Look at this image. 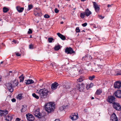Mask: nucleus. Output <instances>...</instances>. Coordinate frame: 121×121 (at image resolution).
<instances>
[{"mask_svg":"<svg viewBox=\"0 0 121 121\" xmlns=\"http://www.w3.org/2000/svg\"><path fill=\"white\" fill-rule=\"evenodd\" d=\"M9 9L5 7H4L3 8V11L4 13H6L8 11H9Z\"/></svg>","mask_w":121,"mask_h":121,"instance_id":"28","label":"nucleus"},{"mask_svg":"<svg viewBox=\"0 0 121 121\" xmlns=\"http://www.w3.org/2000/svg\"><path fill=\"white\" fill-rule=\"evenodd\" d=\"M29 48L30 49L33 48V46L32 44L30 45H29Z\"/></svg>","mask_w":121,"mask_h":121,"instance_id":"52","label":"nucleus"},{"mask_svg":"<svg viewBox=\"0 0 121 121\" xmlns=\"http://www.w3.org/2000/svg\"><path fill=\"white\" fill-rule=\"evenodd\" d=\"M76 87L80 91H82L84 88V86L83 83H81V85L78 84L76 85Z\"/></svg>","mask_w":121,"mask_h":121,"instance_id":"8","label":"nucleus"},{"mask_svg":"<svg viewBox=\"0 0 121 121\" xmlns=\"http://www.w3.org/2000/svg\"><path fill=\"white\" fill-rule=\"evenodd\" d=\"M110 120L112 121H117L118 120L117 117H116L115 113H113L111 116Z\"/></svg>","mask_w":121,"mask_h":121,"instance_id":"11","label":"nucleus"},{"mask_svg":"<svg viewBox=\"0 0 121 121\" xmlns=\"http://www.w3.org/2000/svg\"><path fill=\"white\" fill-rule=\"evenodd\" d=\"M9 75V76H10V75H13V74H12V71H10L9 72V75Z\"/></svg>","mask_w":121,"mask_h":121,"instance_id":"50","label":"nucleus"},{"mask_svg":"<svg viewBox=\"0 0 121 121\" xmlns=\"http://www.w3.org/2000/svg\"><path fill=\"white\" fill-rule=\"evenodd\" d=\"M22 95V94H21L18 95L17 97V99H18L19 100H21L23 98Z\"/></svg>","mask_w":121,"mask_h":121,"instance_id":"27","label":"nucleus"},{"mask_svg":"<svg viewBox=\"0 0 121 121\" xmlns=\"http://www.w3.org/2000/svg\"><path fill=\"white\" fill-rule=\"evenodd\" d=\"M64 90L65 91H67L70 88V86L69 84H65V85H63Z\"/></svg>","mask_w":121,"mask_h":121,"instance_id":"19","label":"nucleus"},{"mask_svg":"<svg viewBox=\"0 0 121 121\" xmlns=\"http://www.w3.org/2000/svg\"><path fill=\"white\" fill-rule=\"evenodd\" d=\"M44 83H43L42 84H41L40 85V87L41 88H42L43 87H44Z\"/></svg>","mask_w":121,"mask_h":121,"instance_id":"49","label":"nucleus"},{"mask_svg":"<svg viewBox=\"0 0 121 121\" xmlns=\"http://www.w3.org/2000/svg\"><path fill=\"white\" fill-rule=\"evenodd\" d=\"M33 8V5L32 4L29 5L28 6V9H27L28 11H29Z\"/></svg>","mask_w":121,"mask_h":121,"instance_id":"35","label":"nucleus"},{"mask_svg":"<svg viewBox=\"0 0 121 121\" xmlns=\"http://www.w3.org/2000/svg\"><path fill=\"white\" fill-rule=\"evenodd\" d=\"M15 53L16 55L17 56H21V54L15 52Z\"/></svg>","mask_w":121,"mask_h":121,"instance_id":"46","label":"nucleus"},{"mask_svg":"<svg viewBox=\"0 0 121 121\" xmlns=\"http://www.w3.org/2000/svg\"><path fill=\"white\" fill-rule=\"evenodd\" d=\"M86 64L88 66H89V67H90L91 66V64L90 63L87 62Z\"/></svg>","mask_w":121,"mask_h":121,"instance_id":"40","label":"nucleus"},{"mask_svg":"<svg viewBox=\"0 0 121 121\" xmlns=\"http://www.w3.org/2000/svg\"><path fill=\"white\" fill-rule=\"evenodd\" d=\"M121 86V82L117 81L115 82L114 84V87L115 88L119 89Z\"/></svg>","mask_w":121,"mask_h":121,"instance_id":"9","label":"nucleus"},{"mask_svg":"<svg viewBox=\"0 0 121 121\" xmlns=\"http://www.w3.org/2000/svg\"><path fill=\"white\" fill-rule=\"evenodd\" d=\"M76 31L77 32H80V30L79 27H77L76 29Z\"/></svg>","mask_w":121,"mask_h":121,"instance_id":"41","label":"nucleus"},{"mask_svg":"<svg viewBox=\"0 0 121 121\" xmlns=\"http://www.w3.org/2000/svg\"><path fill=\"white\" fill-rule=\"evenodd\" d=\"M55 104L52 102L47 104L45 107L46 111L48 113L53 112L55 109Z\"/></svg>","mask_w":121,"mask_h":121,"instance_id":"2","label":"nucleus"},{"mask_svg":"<svg viewBox=\"0 0 121 121\" xmlns=\"http://www.w3.org/2000/svg\"><path fill=\"white\" fill-rule=\"evenodd\" d=\"M26 110V107L25 106H22V108L21 110V112H25Z\"/></svg>","mask_w":121,"mask_h":121,"instance_id":"24","label":"nucleus"},{"mask_svg":"<svg viewBox=\"0 0 121 121\" xmlns=\"http://www.w3.org/2000/svg\"><path fill=\"white\" fill-rule=\"evenodd\" d=\"M20 120V119L18 118H17L16 119V121H19Z\"/></svg>","mask_w":121,"mask_h":121,"instance_id":"56","label":"nucleus"},{"mask_svg":"<svg viewBox=\"0 0 121 121\" xmlns=\"http://www.w3.org/2000/svg\"><path fill=\"white\" fill-rule=\"evenodd\" d=\"M64 23L63 22H60V23L61 24H63Z\"/></svg>","mask_w":121,"mask_h":121,"instance_id":"64","label":"nucleus"},{"mask_svg":"<svg viewBox=\"0 0 121 121\" xmlns=\"http://www.w3.org/2000/svg\"><path fill=\"white\" fill-rule=\"evenodd\" d=\"M57 35L60 38H65V36L60 34V33H57Z\"/></svg>","mask_w":121,"mask_h":121,"instance_id":"30","label":"nucleus"},{"mask_svg":"<svg viewBox=\"0 0 121 121\" xmlns=\"http://www.w3.org/2000/svg\"><path fill=\"white\" fill-rule=\"evenodd\" d=\"M5 119L8 121H11V117L9 116H7L6 117Z\"/></svg>","mask_w":121,"mask_h":121,"instance_id":"29","label":"nucleus"},{"mask_svg":"<svg viewBox=\"0 0 121 121\" xmlns=\"http://www.w3.org/2000/svg\"><path fill=\"white\" fill-rule=\"evenodd\" d=\"M25 81H26L25 82L26 85H29L33 83L34 82V81L31 79L26 80Z\"/></svg>","mask_w":121,"mask_h":121,"instance_id":"20","label":"nucleus"},{"mask_svg":"<svg viewBox=\"0 0 121 121\" xmlns=\"http://www.w3.org/2000/svg\"><path fill=\"white\" fill-rule=\"evenodd\" d=\"M85 13V15L88 17L91 14V12L87 8L85 10V12H84Z\"/></svg>","mask_w":121,"mask_h":121,"instance_id":"17","label":"nucleus"},{"mask_svg":"<svg viewBox=\"0 0 121 121\" xmlns=\"http://www.w3.org/2000/svg\"><path fill=\"white\" fill-rule=\"evenodd\" d=\"M70 118L72 120H74L73 116H72V115L70 117Z\"/></svg>","mask_w":121,"mask_h":121,"instance_id":"53","label":"nucleus"},{"mask_svg":"<svg viewBox=\"0 0 121 121\" xmlns=\"http://www.w3.org/2000/svg\"><path fill=\"white\" fill-rule=\"evenodd\" d=\"M93 3L95 11L96 12H98L99 9V7L98 6V5L95 2H93Z\"/></svg>","mask_w":121,"mask_h":121,"instance_id":"13","label":"nucleus"},{"mask_svg":"<svg viewBox=\"0 0 121 121\" xmlns=\"http://www.w3.org/2000/svg\"><path fill=\"white\" fill-rule=\"evenodd\" d=\"M27 120L28 121H32L34 120V116L31 114H28L26 115Z\"/></svg>","mask_w":121,"mask_h":121,"instance_id":"10","label":"nucleus"},{"mask_svg":"<svg viewBox=\"0 0 121 121\" xmlns=\"http://www.w3.org/2000/svg\"><path fill=\"white\" fill-rule=\"evenodd\" d=\"M111 5L110 4H108V8H109L111 6Z\"/></svg>","mask_w":121,"mask_h":121,"instance_id":"61","label":"nucleus"},{"mask_svg":"<svg viewBox=\"0 0 121 121\" xmlns=\"http://www.w3.org/2000/svg\"><path fill=\"white\" fill-rule=\"evenodd\" d=\"M49 92V91L45 88L37 90L36 91V93L38 94L39 97L42 99L47 98Z\"/></svg>","mask_w":121,"mask_h":121,"instance_id":"1","label":"nucleus"},{"mask_svg":"<svg viewBox=\"0 0 121 121\" xmlns=\"http://www.w3.org/2000/svg\"><path fill=\"white\" fill-rule=\"evenodd\" d=\"M65 52L67 54H72L75 53L72 49L71 47H67L65 49Z\"/></svg>","mask_w":121,"mask_h":121,"instance_id":"7","label":"nucleus"},{"mask_svg":"<svg viewBox=\"0 0 121 121\" xmlns=\"http://www.w3.org/2000/svg\"><path fill=\"white\" fill-rule=\"evenodd\" d=\"M35 12L36 13L37 12V13H39V11H37V10H34Z\"/></svg>","mask_w":121,"mask_h":121,"instance_id":"59","label":"nucleus"},{"mask_svg":"<svg viewBox=\"0 0 121 121\" xmlns=\"http://www.w3.org/2000/svg\"><path fill=\"white\" fill-rule=\"evenodd\" d=\"M16 9L19 13H21L23 10L24 8L23 7L20 8L19 6H17L16 7Z\"/></svg>","mask_w":121,"mask_h":121,"instance_id":"21","label":"nucleus"},{"mask_svg":"<svg viewBox=\"0 0 121 121\" xmlns=\"http://www.w3.org/2000/svg\"><path fill=\"white\" fill-rule=\"evenodd\" d=\"M32 95V96L34 97H35L36 99H39V96H38L36 95V94L35 93H34Z\"/></svg>","mask_w":121,"mask_h":121,"instance_id":"34","label":"nucleus"},{"mask_svg":"<svg viewBox=\"0 0 121 121\" xmlns=\"http://www.w3.org/2000/svg\"><path fill=\"white\" fill-rule=\"evenodd\" d=\"M53 40V38H48V41L49 43H51Z\"/></svg>","mask_w":121,"mask_h":121,"instance_id":"39","label":"nucleus"},{"mask_svg":"<svg viewBox=\"0 0 121 121\" xmlns=\"http://www.w3.org/2000/svg\"><path fill=\"white\" fill-rule=\"evenodd\" d=\"M83 59L86 61H88L92 59V57L90 55H87L83 57Z\"/></svg>","mask_w":121,"mask_h":121,"instance_id":"16","label":"nucleus"},{"mask_svg":"<svg viewBox=\"0 0 121 121\" xmlns=\"http://www.w3.org/2000/svg\"><path fill=\"white\" fill-rule=\"evenodd\" d=\"M60 48V45H58L55 46L54 49L55 50L57 51L59 50Z\"/></svg>","mask_w":121,"mask_h":121,"instance_id":"31","label":"nucleus"},{"mask_svg":"<svg viewBox=\"0 0 121 121\" xmlns=\"http://www.w3.org/2000/svg\"><path fill=\"white\" fill-rule=\"evenodd\" d=\"M58 84L56 82H55L51 85V88L52 90H54L57 89Z\"/></svg>","mask_w":121,"mask_h":121,"instance_id":"14","label":"nucleus"},{"mask_svg":"<svg viewBox=\"0 0 121 121\" xmlns=\"http://www.w3.org/2000/svg\"><path fill=\"white\" fill-rule=\"evenodd\" d=\"M84 79V77L83 76H81L77 80V82H81Z\"/></svg>","mask_w":121,"mask_h":121,"instance_id":"22","label":"nucleus"},{"mask_svg":"<svg viewBox=\"0 0 121 121\" xmlns=\"http://www.w3.org/2000/svg\"><path fill=\"white\" fill-rule=\"evenodd\" d=\"M119 68L121 70V62H120L118 65Z\"/></svg>","mask_w":121,"mask_h":121,"instance_id":"45","label":"nucleus"},{"mask_svg":"<svg viewBox=\"0 0 121 121\" xmlns=\"http://www.w3.org/2000/svg\"><path fill=\"white\" fill-rule=\"evenodd\" d=\"M102 92V91L101 89H99L97 90L95 94V95H99Z\"/></svg>","mask_w":121,"mask_h":121,"instance_id":"25","label":"nucleus"},{"mask_svg":"<svg viewBox=\"0 0 121 121\" xmlns=\"http://www.w3.org/2000/svg\"><path fill=\"white\" fill-rule=\"evenodd\" d=\"M54 11L56 13H57L59 12V10L57 8H56L55 9Z\"/></svg>","mask_w":121,"mask_h":121,"instance_id":"51","label":"nucleus"},{"mask_svg":"<svg viewBox=\"0 0 121 121\" xmlns=\"http://www.w3.org/2000/svg\"><path fill=\"white\" fill-rule=\"evenodd\" d=\"M11 100L13 102H15L16 101V100L15 99L13 98L11 99Z\"/></svg>","mask_w":121,"mask_h":121,"instance_id":"55","label":"nucleus"},{"mask_svg":"<svg viewBox=\"0 0 121 121\" xmlns=\"http://www.w3.org/2000/svg\"><path fill=\"white\" fill-rule=\"evenodd\" d=\"M24 77L23 74H22L21 76L19 77V78L20 79V82H23L24 80Z\"/></svg>","mask_w":121,"mask_h":121,"instance_id":"26","label":"nucleus"},{"mask_svg":"<svg viewBox=\"0 0 121 121\" xmlns=\"http://www.w3.org/2000/svg\"><path fill=\"white\" fill-rule=\"evenodd\" d=\"M65 107H66L65 106H63L60 107V108L59 109L60 111H61L63 110L65 108Z\"/></svg>","mask_w":121,"mask_h":121,"instance_id":"38","label":"nucleus"},{"mask_svg":"<svg viewBox=\"0 0 121 121\" xmlns=\"http://www.w3.org/2000/svg\"><path fill=\"white\" fill-rule=\"evenodd\" d=\"M117 75H121V71H118L117 73Z\"/></svg>","mask_w":121,"mask_h":121,"instance_id":"47","label":"nucleus"},{"mask_svg":"<svg viewBox=\"0 0 121 121\" xmlns=\"http://www.w3.org/2000/svg\"><path fill=\"white\" fill-rule=\"evenodd\" d=\"M93 84L91 83L90 85H87L86 86V88L87 90H88L89 88L91 87V86H92Z\"/></svg>","mask_w":121,"mask_h":121,"instance_id":"37","label":"nucleus"},{"mask_svg":"<svg viewBox=\"0 0 121 121\" xmlns=\"http://www.w3.org/2000/svg\"><path fill=\"white\" fill-rule=\"evenodd\" d=\"M41 13V11L39 12V13H37V12L36 13L35 12L34 13V14L36 16H40Z\"/></svg>","mask_w":121,"mask_h":121,"instance_id":"32","label":"nucleus"},{"mask_svg":"<svg viewBox=\"0 0 121 121\" xmlns=\"http://www.w3.org/2000/svg\"><path fill=\"white\" fill-rule=\"evenodd\" d=\"M34 114L35 117L40 118L44 117V115L42 113L41 114L38 111H36L34 112Z\"/></svg>","mask_w":121,"mask_h":121,"instance_id":"5","label":"nucleus"},{"mask_svg":"<svg viewBox=\"0 0 121 121\" xmlns=\"http://www.w3.org/2000/svg\"><path fill=\"white\" fill-rule=\"evenodd\" d=\"M35 10H37V11H39V12H40V11H41L40 9L38 8H37L36 9H35Z\"/></svg>","mask_w":121,"mask_h":121,"instance_id":"57","label":"nucleus"},{"mask_svg":"<svg viewBox=\"0 0 121 121\" xmlns=\"http://www.w3.org/2000/svg\"><path fill=\"white\" fill-rule=\"evenodd\" d=\"M11 83L13 87H15L18 84V81L17 80H15L11 82Z\"/></svg>","mask_w":121,"mask_h":121,"instance_id":"18","label":"nucleus"},{"mask_svg":"<svg viewBox=\"0 0 121 121\" xmlns=\"http://www.w3.org/2000/svg\"><path fill=\"white\" fill-rule=\"evenodd\" d=\"M95 76L93 75L92 76H90L89 77V79L91 80H92L95 78Z\"/></svg>","mask_w":121,"mask_h":121,"instance_id":"36","label":"nucleus"},{"mask_svg":"<svg viewBox=\"0 0 121 121\" xmlns=\"http://www.w3.org/2000/svg\"><path fill=\"white\" fill-rule=\"evenodd\" d=\"M44 17L45 18H49L50 17L47 14H46L44 15Z\"/></svg>","mask_w":121,"mask_h":121,"instance_id":"43","label":"nucleus"},{"mask_svg":"<svg viewBox=\"0 0 121 121\" xmlns=\"http://www.w3.org/2000/svg\"><path fill=\"white\" fill-rule=\"evenodd\" d=\"M85 14L84 12V13H81L80 16L82 18H84L85 17Z\"/></svg>","mask_w":121,"mask_h":121,"instance_id":"33","label":"nucleus"},{"mask_svg":"<svg viewBox=\"0 0 121 121\" xmlns=\"http://www.w3.org/2000/svg\"><path fill=\"white\" fill-rule=\"evenodd\" d=\"M115 97L113 96H111L108 97V102L110 103H112L115 101Z\"/></svg>","mask_w":121,"mask_h":121,"instance_id":"12","label":"nucleus"},{"mask_svg":"<svg viewBox=\"0 0 121 121\" xmlns=\"http://www.w3.org/2000/svg\"><path fill=\"white\" fill-rule=\"evenodd\" d=\"M8 114V111L6 110H0V115L1 116H5Z\"/></svg>","mask_w":121,"mask_h":121,"instance_id":"15","label":"nucleus"},{"mask_svg":"<svg viewBox=\"0 0 121 121\" xmlns=\"http://www.w3.org/2000/svg\"><path fill=\"white\" fill-rule=\"evenodd\" d=\"M113 106L116 110L119 111L121 110V106L119 103H113Z\"/></svg>","mask_w":121,"mask_h":121,"instance_id":"4","label":"nucleus"},{"mask_svg":"<svg viewBox=\"0 0 121 121\" xmlns=\"http://www.w3.org/2000/svg\"><path fill=\"white\" fill-rule=\"evenodd\" d=\"M54 121H60V120H59L56 119V120Z\"/></svg>","mask_w":121,"mask_h":121,"instance_id":"62","label":"nucleus"},{"mask_svg":"<svg viewBox=\"0 0 121 121\" xmlns=\"http://www.w3.org/2000/svg\"><path fill=\"white\" fill-rule=\"evenodd\" d=\"M32 30L30 29H29L28 32V33L29 34H31L32 33Z\"/></svg>","mask_w":121,"mask_h":121,"instance_id":"44","label":"nucleus"},{"mask_svg":"<svg viewBox=\"0 0 121 121\" xmlns=\"http://www.w3.org/2000/svg\"><path fill=\"white\" fill-rule=\"evenodd\" d=\"M72 116H73V118L74 120L77 119L78 118V114L77 113L76 114L75 113H73L72 114Z\"/></svg>","mask_w":121,"mask_h":121,"instance_id":"23","label":"nucleus"},{"mask_svg":"<svg viewBox=\"0 0 121 121\" xmlns=\"http://www.w3.org/2000/svg\"><path fill=\"white\" fill-rule=\"evenodd\" d=\"M113 95L117 98H121V90H118L115 91L113 94Z\"/></svg>","mask_w":121,"mask_h":121,"instance_id":"6","label":"nucleus"},{"mask_svg":"<svg viewBox=\"0 0 121 121\" xmlns=\"http://www.w3.org/2000/svg\"><path fill=\"white\" fill-rule=\"evenodd\" d=\"M12 42H14L15 43H18V41H16V40H13Z\"/></svg>","mask_w":121,"mask_h":121,"instance_id":"54","label":"nucleus"},{"mask_svg":"<svg viewBox=\"0 0 121 121\" xmlns=\"http://www.w3.org/2000/svg\"><path fill=\"white\" fill-rule=\"evenodd\" d=\"M1 18L0 19V25H2V22H1Z\"/></svg>","mask_w":121,"mask_h":121,"instance_id":"58","label":"nucleus"},{"mask_svg":"<svg viewBox=\"0 0 121 121\" xmlns=\"http://www.w3.org/2000/svg\"><path fill=\"white\" fill-rule=\"evenodd\" d=\"M98 17L100 19H103L104 17V16H102L99 15H98Z\"/></svg>","mask_w":121,"mask_h":121,"instance_id":"42","label":"nucleus"},{"mask_svg":"<svg viewBox=\"0 0 121 121\" xmlns=\"http://www.w3.org/2000/svg\"><path fill=\"white\" fill-rule=\"evenodd\" d=\"M2 78V76L1 75H0V82L1 81V79Z\"/></svg>","mask_w":121,"mask_h":121,"instance_id":"60","label":"nucleus"},{"mask_svg":"<svg viewBox=\"0 0 121 121\" xmlns=\"http://www.w3.org/2000/svg\"><path fill=\"white\" fill-rule=\"evenodd\" d=\"M5 85L9 91L10 92H12L13 91V88L11 83H7L5 84Z\"/></svg>","mask_w":121,"mask_h":121,"instance_id":"3","label":"nucleus"},{"mask_svg":"<svg viewBox=\"0 0 121 121\" xmlns=\"http://www.w3.org/2000/svg\"><path fill=\"white\" fill-rule=\"evenodd\" d=\"M62 40H64L65 39V38H61Z\"/></svg>","mask_w":121,"mask_h":121,"instance_id":"63","label":"nucleus"},{"mask_svg":"<svg viewBox=\"0 0 121 121\" xmlns=\"http://www.w3.org/2000/svg\"><path fill=\"white\" fill-rule=\"evenodd\" d=\"M87 25V23H84L82 24V25L83 27H85Z\"/></svg>","mask_w":121,"mask_h":121,"instance_id":"48","label":"nucleus"}]
</instances>
